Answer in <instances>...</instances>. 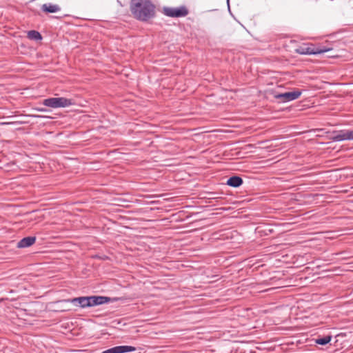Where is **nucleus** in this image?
I'll list each match as a JSON object with an SVG mask.
<instances>
[{
	"label": "nucleus",
	"instance_id": "nucleus-1",
	"mask_svg": "<svg viewBox=\"0 0 353 353\" xmlns=\"http://www.w3.org/2000/svg\"><path fill=\"white\" fill-rule=\"evenodd\" d=\"M130 11L135 19L146 21L154 17L155 6L150 0H132Z\"/></svg>",
	"mask_w": 353,
	"mask_h": 353
},
{
	"label": "nucleus",
	"instance_id": "nucleus-2",
	"mask_svg": "<svg viewBox=\"0 0 353 353\" xmlns=\"http://www.w3.org/2000/svg\"><path fill=\"white\" fill-rule=\"evenodd\" d=\"M43 104L47 107L59 108L69 107L73 105L74 102L72 99L65 97H51L44 99Z\"/></svg>",
	"mask_w": 353,
	"mask_h": 353
},
{
	"label": "nucleus",
	"instance_id": "nucleus-3",
	"mask_svg": "<svg viewBox=\"0 0 353 353\" xmlns=\"http://www.w3.org/2000/svg\"><path fill=\"white\" fill-rule=\"evenodd\" d=\"M163 13L170 17H183L188 14V10L185 6L179 8L164 7L163 8Z\"/></svg>",
	"mask_w": 353,
	"mask_h": 353
},
{
	"label": "nucleus",
	"instance_id": "nucleus-4",
	"mask_svg": "<svg viewBox=\"0 0 353 353\" xmlns=\"http://www.w3.org/2000/svg\"><path fill=\"white\" fill-rule=\"evenodd\" d=\"M301 94L299 90H294L293 92H288L274 95V98L281 100V102H288L298 99Z\"/></svg>",
	"mask_w": 353,
	"mask_h": 353
},
{
	"label": "nucleus",
	"instance_id": "nucleus-5",
	"mask_svg": "<svg viewBox=\"0 0 353 353\" xmlns=\"http://www.w3.org/2000/svg\"><path fill=\"white\" fill-rule=\"evenodd\" d=\"M89 307L99 305L108 303L110 301V298L103 296H88Z\"/></svg>",
	"mask_w": 353,
	"mask_h": 353
},
{
	"label": "nucleus",
	"instance_id": "nucleus-6",
	"mask_svg": "<svg viewBox=\"0 0 353 353\" xmlns=\"http://www.w3.org/2000/svg\"><path fill=\"white\" fill-rule=\"evenodd\" d=\"M63 301L70 302L81 308L89 307L88 296H79L73 299H68Z\"/></svg>",
	"mask_w": 353,
	"mask_h": 353
},
{
	"label": "nucleus",
	"instance_id": "nucleus-7",
	"mask_svg": "<svg viewBox=\"0 0 353 353\" xmlns=\"http://www.w3.org/2000/svg\"><path fill=\"white\" fill-rule=\"evenodd\" d=\"M136 348L130 345H120L108 349L102 353H125L135 351Z\"/></svg>",
	"mask_w": 353,
	"mask_h": 353
},
{
	"label": "nucleus",
	"instance_id": "nucleus-8",
	"mask_svg": "<svg viewBox=\"0 0 353 353\" xmlns=\"http://www.w3.org/2000/svg\"><path fill=\"white\" fill-rule=\"evenodd\" d=\"M330 48H326L325 47L312 48L310 47H307L305 49H301V50H299L301 54H319L329 51Z\"/></svg>",
	"mask_w": 353,
	"mask_h": 353
},
{
	"label": "nucleus",
	"instance_id": "nucleus-9",
	"mask_svg": "<svg viewBox=\"0 0 353 353\" xmlns=\"http://www.w3.org/2000/svg\"><path fill=\"white\" fill-rule=\"evenodd\" d=\"M36 241L35 236H27L23 238L17 243V247L20 248H28L33 245Z\"/></svg>",
	"mask_w": 353,
	"mask_h": 353
},
{
	"label": "nucleus",
	"instance_id": "nucleus-10",
	"mask_svg": "<svg viewBox=\"0 0 353 353\" xmlns=\"http://www.w3.org/2000/svg\"><path fill=\"white\" fill-rule=\"evenodd\" d=\"M41 10L47 13H54L61 10L59 5L52 3H45L41 6Z\"/></svg>",
	"mask_w": 353,
	"mask_h": 353
},
{
	"label": "nucleus",
	"instance_id": "nucleus-11",
	"mask_svg": "<svg viewBox=\"0 0 353 353\" xmlns=\"http://www.w3.org/2000/svg\"><path fill=\"white\" fill-rule=\"evenodd\" d=\"M226 183L231 187L238 188L243 183V179L240 176H234L229 178Z\"/></svg>",
	"mask_w": 353,
	"mask_h": 353
},
{
	"label": "nucleus",
	"instance_id": "nucleus-12",
	"mask_svg": "<svg viewBox=\"0 0 353 353\" xmlns=\"http://www.w3.org/2000/svg\"><path fill=\"white\" fill-rule=\"evenodd\" d=\"M347 133V130L338 132L332 137V139L334 141H341L348 140Z\"/></svg>",
	"mask_w": 353,
	"mask_h": 353
},
{
	"label": "nucleus",
	"instance_id": "nucleus-13",
	"mask_svg": "<svg viewBox=\"0 0 353 353\" xmlns=\"http://www.w3.org/2000/svg\"><path fill=\"white\" fill-rule=\"evenodd\" d=\"M28 38L31 40L39 41L42 39L41 34L36 30H30L28 32Z\"/></svg>",
	"mask_w": 353,
	"mask_h": 353
},
{
	"label": "nucleus",
	"instance_id": "nucleus-14",
	"mask_svg": "<svg viewBox=\"0 0 353 353\" xmlns=\"http://www.w3.org/2000/svg\"><path fill=\"white\" fill-rule=\"evenodd\" d=\"M332 336H325L324 337L318 338L315 340L316 343L321 345H325L330 342Z\"/></svg>",
	"mask_w": 353,
	"mask_h": 353
},
{
	"label": "nucleus",
	"instance_id": "nucleus-15",
	"mask_svg": "<svg viewBox=\"0 0 353 353\" xmlns=\"http://www.w3.org/2000/svg\"><path fill=\"white\" fill-rule=\"evenodd\" d=\"M348 140H353V130H347Z\"/></svg>",
	"mask_w": 353,
	"mask_h": 353
},
{
	"label": "nucleus",
	"instance_id": "nucleus-16",
	"mask_svg": "<svg viewBox=\"0 0 353 353\" xmlns=\"http://www.w3.org/2000/svg\"><path fill=\"white\" fill-rule=\"evenodd\" d=\"M38 110L40 111V112H46V109H45V108H39V109H38Z\"/></svg>",
	"mask_w": 353,
	"mask_h": 353
},
{
	"label": "nucleus",
	"instance_id": "nucleus-17",
	"mask_svg": "<svg viewBox=\"0 0 353 353\" xmlns=\"http://www.w3.org/2000/svg\"><path fill=\"white\" fill-rule=\"evenodd\" d=\"M10 123H2L3 125L9 124Z\"/></svg>",
	"mask_w": 353,
	"mask_h": 353
},
{
	"label": "nucleus",
	"instance_id": "nucleus-18",
	"mask_svg": "<svg viewBox=\"0 0 353 353\" xmlns=\"http://www.w3.org/2000/svg\"><path fill=\"white\" fill-rule=\"evenodd\" d=\"M229 1H230V0H227V3H228V4H229Z\"/></svg>",
	"mask_w": 353,
	"mask_h": 353
}]
</instances>
